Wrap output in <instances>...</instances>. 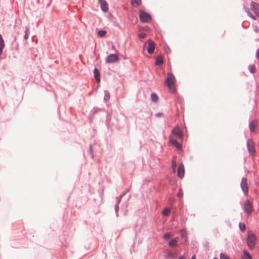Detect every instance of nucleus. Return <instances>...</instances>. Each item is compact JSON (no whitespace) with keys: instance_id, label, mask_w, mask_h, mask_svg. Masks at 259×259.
Returning a JSON list of instances; mask_svg holds the SVG:
<instances>
[{"instance_id":"7ed1b4c3","label":"nucleus","mask_w":259,"mask_h":259,"mask_svg":"<svg viewBox=\"0 0 259 259\" xmlns=\"http://www.w3.org/2000/svg\"><path fill=\"white\" fill-rule=\"evenodd\" d=\"M140 19L142 22L148 23L151 21V18L148 13L141 10L140 11Z\"/></svg>"},{"instance_id":"473e14b6","label":"nucleus","mask_w":259,"mask_h":259,"mask_svg":"<svg viewBox=\"0 0 259 259\" xmlns=\"http://www.w3.org/2000/svg\"><path fill=\"white\" fill-rule=\"evenodd\" d=\"M248 15L253 20H256V18L252 14H251L249 12L247 11Z\"/></svg>"},{"instance_id":"c85d7f7f","label":"nucleus","mask_w":259,"mask_h":259,"mask_svg":"<svg viewBox=\"0 0 259 259\" xmlns=\"http://www.w3.org/2000/svg\"><path fill=\"white\" fill-rule=\"evenodd\" d=\"M146 36V34L141 31V30H139V37L141 38H144Z\"/></svg>"},{"instance_id":"9d476101","label":"nucleus","mask_w":259,"mask_h":259,"mask_svg":"<svg viewBox=\"0 0 259 259\" xmlns=\"http://www.w3.org/2000/svg\"><path fill=\"white\" fill-rule=\"evenodd\" d=\"M247 146L248 150L250 154H252L255 152L254 145L251 140H248L247 142Z\"/></svg>"},{"instance_id":"39448f33","label":"nucleus","mask_w":259,"mask_h":259,"mask_svg":"<svg viewBox=\"0 0 259 259\" xmlns=\"http://www.w3.org/2000/svg\"><path fill=\"white\" fill-rule=\"evenodd\" d=\"M145 47L146 48V49L149 54H152L154 52L155 49L154 42L151 40H148L147 44H145Z\"/></svg>"},{"instance_id":"423d86ee","label":"nucleus","mask_w":259,"mask_h":259,"mask_svg":"<svg viewBox=\"0 0 259 259\" xmlns=\"http://www.w3.org/2000/svg\"><path fill=\"white\" fill-rule=\"evenodd\" d=\"M252 205L251 203L249 200H246L244 204V209L245 212L250 214L252 211Z\"/></svg>"},{"instance_id":"ea45409f","label":"nucleus","mask_w":259,"mask_h":259,"mask_svg":"<svg viewBox=\"0 0 259 259\" xmlns=\"http://www.w3.org/2000/svg\"><path fill=\"white\" fill-rule=\"evenodd\" d=\"M90 150L91 152L92 151V148L91 146L90 147Z\"/></svg>"},{"instance_id":"4468645a","label":"nucleus","mask_w":259,"mask_h":259,"mask_svg":"<svg viewBox=\"0 0 259 259\" xmlns=\"http://www.w3.org/2000/svg\"><path fill=\"white\" fill-rule=\"evenodd\" d=\"M170 142L178 149L181 150L182 149V145L180 143H179L176 140L174 139L171 137H170Z\"/></svg>"},{"instance_id":"4be33fe9","label":"nucleus","mask_w":259,"mask_h":259,"mask_svg":"<svg viewBox=\"0 0 259 259\" xmlns=\"http://www.w3.org/2000/svg\"><path fill=\"white\" fill-rule=\"evenodd\" d=\"M170 212V209L168 207H166L162 211V214L164 216H168Z\"/></svg>"},{"instance_id":"f3484780","label":"nucleus","mask_w":259,"mask_h":259,"mask_svg":"<svg viewBox=\"0 0 259 259\" xmlns=\"http://www.w3.org/2000/svg\"><path fill=\"white\" fill-rule=\"evenodd\" d=\"M178 237H176L172 239H171L169 242V246H170V247H175L177 246V242H178Z\"/></svg>"},{"instance_id":"c756f323","label":"nucleus","mask_w":259,"mask_h":259,"mask_svg":"<svg viewBox=\"0 0 259 259\" xmlns=\"http://www.w3.org/2000/svg\"><path fill=\"white\" fill-rule=\"evenodd\" d=\"M177 167V163L176 160H172V168L174 172H175L176 168Z\"/></svg>"},{"instance_id":"bb28decb","label":"nucleus","mask_w":259,"mask_h":259,"mask_svg":"<svg viewBox=\"0 0 259 259\" xmlns=\"http://www.w3.org/2000/svg\"><path fill=\"white\" fill-rule=\"evenodd\" d=\"M172 236H173V235L171 233L168 232V233H165L163 235V238L165 239H168L171 238V237H172Z\"/></svg>"},{"instance_id":"cd10ccee","label":"nucleus","mask_w":259,"mask_h":259,"mask_svg":"<svg viewBox=\"0 0 259 259\" xmlns=\"http://www.w3.org/2000/svg\"><path fill=\"white\" fill-rule=\"evenodd\" d=\"M220 259H229V257L226 254L221 253L220 254Z\"/></svg>"},{"instance_id":"ddd939ff","label":"nucleus","mask_w":259,"mask_h":259,"mask_svg":"<svg viewBox=\"0 0 259 259\" xmlns=\"http://www.w3.org/2000/svg\"><path fill=\"white\" fill-rule=\"evenodd\" d=\"M258 122L256 120H253L249 123V127L251 132H254L257 127Z\"/></svg>"},{"instance_id":"6ab92c4d","label":"nucleus","mask_w":259,"mask_h":259,"mask_svg":"<svg viewBox=\"0 0 259 259\" xmlns=\"http://www.w3.org/2000/svg\"><path fill=\"white\" fill-rule=\"evenodd\" d=\"M5 47L4 40L2 37V35L0 34V55L2 53L3 50Z\"/></svg>"},{"instance_id":"72a5a7b5","label":"nucleus","mask_w":259,"mask_h":259,"mask_svg":"<svg viewBox=\"0 0 259 259\" xmlns=\"http://www.w3.org/2000/svg\"><path fill=\"white\" fill-rule=\"evenodd\" d=\"M167 257H171L173 258L174 256L172 253H169L167 256Z\"/></svg>"},{"instance_id":"7c9ffc66","label":"nucleus","mask_w":259,"mask_h":259,"mask_svg":"<svg viewBox=\"0 0 259 259\" xmlns=\"http://www.w3.org/2000/svg\"><path fill=\"white\" fill-rule=\"evenodd\" d=\"M177 196L179 198H182L183 196V192L182 189H180L179 192L177 193Z\"/></svg>"},{"instance_id":"5701e85b","label":"nucleus","mask_w":259,"mask_h":259,"mask_svg":"<svg viewBox=\"0 0 259 259\" xmlns=\"http://www.w3.org/2000/svg\"><path fill=\"white\" fill-rule=\"evenodd\" d=\"M151 99L153 102H156L158 101V98L156 94L153 93L151 95Z\"/></svg>"},{"instance_id":"20e7f679","label":"nucleus","mask_w":259,"mask_h":259,"mask_svg":"<svg viewBox=\"0 0 259 259\" xmlns=\"http://www.w3.org/2000/svg\"><path fill=\"white\" fill-rule=\"evenodd\" d=\"M241 188L244 194L247 196L248 195V187L246 178H242L241 182Z\"/></svg>"},{"instance_id":"c9c22d12","label":"nucleus","mask_w":259,"mask_h":259,"mask_svg":"<svg viewBox=\"0 0 259 259\" xmlns=\"http://www.w3.org/2000/svg\"><path fill=\"white\" fill-rule=\"evenodd\" d=\"M256 57L257 59H259V49L257 50L256 54Z\"/></svg>"},{"instance_id":"f8f14e48","label":"nucleus","mask_w":259,"mask_h":259,"mask_svg":"<svg viewBox=\"0 0 259 259\" xmlns=\"http://www.w3.org/2000/svg\"><path fill=\"white\" fill-rule=\"evenodd\" d=\"M101 5V8L104 12L108 11V5L105 0H99Z\"/></svg>"},{"instance_id":"1a4fd4ad","label":"nucleus","mask_w":259,"mask_h":259,"mask_svg":"<svg viewBox=\"0 0 259 259\" xmlns=\"http://www.w3.org/2000/svg\"><path fill=\"white\" fill-rule=\"evenodd\" d=\"M172 133L174 135L178 137L180 139L183 140V133L181 131L179 126H176L172 130Z\"/></svg>"},{"instance_id":"f257e3e1","label":"nucleus","mask_w":259,"mask_h":259,"mask_svg":"<svg viewBox=\"0 0 259 259\" xmlns=\"http://www.w3.org/2000/svg\"><path fill=\"white\" fill-rule=\"evenodd\" d=\"M165 83L169 89L170 92H175V77L171 73H168Z\"/></svg>"},{"instance_id":"393cba45","label":"nucleus","mask_w":259,"mask_h":259,"mask_svg":"<svg viewBox=\"0 0 259 259\" xmlns=\"http://www.w3.org/2000/svg\"><path fill=\"white\" fill-rule=\"evenodd\" d=\"M29 35V29L28 27L26 28L25 31V35H24V39L25 40L27 39Z\"/></svg>"},{"instance_id":"e433bc0d","label":"nucleus","mask_w":259,"mask_h":259,"mask_svg":"<svg viewBox=\"0 0 259 259\" xmlns=\"http://www.w3.org/2000/svg\"><path fill=\"white\" fill-rule=\"evenodd\" d=\"M109 98H110V95H109V93L105 95V99H109Z\"/></svg>"},{"instance_id":"f704fd0d","label":"nucleus","mask_w":259,"mask_h":259,"mask_svg":"<svg viewBox=\"0 0 259 259\" xmlns=\"http://www.w3.org/2000/svg\"><path fill=\"white\" fill-rule=\"evenodd\" d=\"M142 30V29H141ZM142 30L143 31H149V27L146 26V27H144V28H142Z\"/></svg>"},{"instance_id":"b1692460","label":"nucleus","mask_w":259,"mask_h":259,"mask_svg":"<svg viewBox=\"0 0 259 259\" xmlns=\"http://www.w3.org/2000/svg\"><path fill=\"white\" fill-rule=\"evenodd\" d=\"M106 34V31L104 30H99L98 32V35L99 37H104Z\"/></svg>"},{"instance_id":"2f4dec72","label":"nucleus","mask_w":259,"mask_h":259,"mask_svg":"<svg viewBox=\"0 0 259 259\" xmlns=\"http://www.w3.org/2000/svg\"><path fill=\"white\" fill-rule=\"evenodd\" d=\"M239 228L241 231H243L245 229V225L243 223H240Z\"/></svg>"},{"instance_id":"2eb2a0df","label":"nucleus","mask_w":259,"mask_h":259,"mask_svg":"<svg viewBox=\"0 0 259 259\" xmlns=\"http://www.w3.org/2000/svg\"><path fill=\"white\" fill-rule=\"evenodd\" d=\"M241 259H252L250 254L246 249L243 250V255L241 256Z\"/></svg>"},{"instance_id":"a19ab883","label":"nucleus","mask_w":259,"mask_h":259,"mask_svg":"<svg viewBox=\"0 0 259 259\" xmlns=\"http://www.w3.org/2000/svg\"><path fill=\"white\" fill-rule=\"evenodd\" d=\"M157 115L158 116H161V114L158 113V114H157Z\"/></svg>"},{"instance_id":"a878e982","label":"nucleus","mask_w":259,"mask_h":259,"mask_svg":"<svg viewBox=\"0 0 259 259\" xmlns=\"http://www.w3.org/2000/svg\"><path fill=\"white\" fill-rule=\"evenodd\" d=\"M248 69L251 73H253L255 71V67L254 65H250L248 66Z\"/></svg>"},{"instance_id":"0eeeda50","label":"nucleus","mask_w":259,"mask_h":259,"mask_svg":"<svg viewBox=\"0 0 259 259\" xmlns=\"http://www.w3.org/2000/svg\"><path fill=\"white\" fill-rule=\"evenodd\" d=\"M119 57L116 54H110L106 58L107 63H112L118 61Z\"/></svg>"},{"instance_id":"58836bf2","label":"nucleus","mask_w":259,"mask_h":259,"mask_svg":"<svg viewBox=\"0 0 259 259\" xmlns=\"http://www.w3.org/2000/svg\"><path fill=\"white\" fill-rule=\"evenodd\" d=\"M191 259H196L195 256L194 255L192 257Z\"/></svg>"},{"instance_id":"4c0bfd02","label":"nucleus","mask_w":259,"mask_h":259,"mask_svg":"<svg viewBox=\"0 0 259 259\" xmlns=\"http://www.w3.org/2000/svg\"><path fill=\"white\" fill-rule=\"evenodd\" d=\"M185 256L184 255H182L181 256H180L179 259H185Z\"/></svg>"},{"instance_id":"dca6fc26","label":"nucleus","mask_w":259,"mask_h":259,"mask_svg":"<svg viewBox=\"0 0 259 259\" xmlns=\"http://www.w3.org/2000/svg\"><path fill=\"white\" fill-rule=\"evenodd\" d=\"M94 74L95 79L97 82H99L100 81V73L97 68L94 70Z\"/></svg>"},{"instance_id":"6e6552de","label":"nucleus","mask_w":259,"mask_h":259,"mask_svg":"<svg viewBox=\"0 0 259 259\" xmlns=\"http://www.w3.org/2000/svg\"><path fill=\"white\" fill-rule=\"evenodd\" d=\"M250 9L254 12L255 15L259 17V5L254 2L250 4Z\"/></svg>"},{"instance_id":"79ce46f5","label":"nucleus","mask_w":259,"mask_h":259,"mask_svg":"<svg viewBox=\"0 0 259 259\" xmlns=\"http://www.w3.org/2000/svg\"><path fill=\"white\" fill-rule=\"evenodd\" d=\"M213 259H218V258H213Z\"/></svg>"},{"instance_id":"f03ea898","label":"nucleus","mask_w":259,"mask_h":259,"mask_svg":"<svg viewBox=\"0 0 259 259\" xmlns=\"http://www.w3.org/2000/svg\"><path fill=\"white\" fill-rule=\"evenodd\" d=\"M246 243L250 249H253L256 243V238L255 234L252 231L248 232Z\"/></svg>"},{"instance_id":"aec40b11","label":"nucleus","mask_w":259,"mask_h":259,"mask_svg":"<svg viewBox=\"0 0 259 259\" xmlns=\"http://www.w3.org/2000/svg\"><path fill=\"white\" fill-rule=\"evenodd\" d=\"M141 0H131V4L134 7H138L141 5Z\"/></svg>"},{"instance_id":"a211bd4d","label":"nucleus","mask_w":259,"mask_h":259,"mask_svg":"<svg viewBox=\"0 0 259 259\" xmlns=\"http://www.w3.org/2000/svg\"><path fill=\"white\" fill-rule=\"evenodd\" d=\"M181 236L183 239H184V242H186L187 241V233L185 229H182L180 231Z\"/></svg>"},{"instance_id":"412c9836","label":"nucleus","mask_w":259,"mask_h":259,"mask_svg":"<svg viewBox=\"0 0 259 259\" xmlns=\"http://www.w3.org/2000/svg\"><path fill=\"white\" fill-rule=\"evenodd\" d=\"M163 59L161 56H159L156 58L155 65H161L163 64Z\"/></svg>"},{"instance_id":"9b49d317","label":"nucleus","mask_w":259,"mask_h":259,"mask_svg":"<svg viewBox=\"0 0 259 259\" xmlns=\"http://www.w3.org/2000/svg\"><path fill=\"white\" fill-rule=\"evenodd\" d=\"M184 174L185 170L184 165L183 164H180L178 166V176L180 178L182 179L184 177Z\"/></svg>"}]
</instances>
